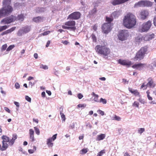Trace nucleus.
Returning a JSON list of instances; mask_svg holds the SVG:
<instances>
[{
	"label": "nucleus",
	"mask_w": 156,
	"mask_h": 156,
	"mask_svg": "<svg viewBox=\"0 0 156 156\" xmlns=\"http://www.w3.org/2000/svg\"><path fill=\"white\" fill-rule=\"evenodd\" d=\"M105 153V150H102L98 153L97 156H102V155Z\"/></svg>",
	"instance_id": "nucleus-35"
},
{
	"label": "nucleus",
	"mask_w": 156,
	"mask_h": 156,
	"mask_svg": "<svg viewBox=\"0 0 156 156\" xmlns=\"http://www.w3.org/2000/svg\"><path fill=\"white\" fill-rule=\"evenodd\" d=\"M14 104L18 108L19 107L20 105L19 102L16 101H14Z\"/></svg>",
	"instance_id": "nucleus-62"
},
{
	"label": "nucleus",
	"mask_w": 156,
	"mask_h": 156,
	"mask_svg": "<svg viewBox=\"0 0 156 156\" xmlns=\"http://www.w3.org/2000/svg\"><path fill=\"white\" fill-rule=\"evenodd\" d=\"M111 3L113 5L122 4L121 0H112L111 2Z\"/></svg>",
	"instance_id": "nucleus-20"
},
{
	"label": "nucleus",
	"mask_w": 156,
	"mask_h": 156,
	"mask_svg": "<svg viewBox=\"0 0 156 156\" xmlns=\"http://www.w3.org/2000/svg\"><path fill=\"white\" fill-rule=\"evenodd\" d=\"M147 51L146 47H144L141 48L136 53L134 58V61H140L143 59L145 54H147Z\"/></svg>",
	"instance_id": "nucleus-3"
},
{
	"label": "nucleus",
	"mask_w": 156,
	"mask_h": 156,
	"mask_svg": "<svg viewBox=\"0 0 156 156\" xmlns=\"http://www.w3.org/2000/svg\"><path fill=\"white\" fill-rule=\"evenodd\" d=\"M25 99L26 100L29 102H31V98L29 97L28 96H25Z\"/></svg>",
	"instance_id": "nucleus-53"
},
{
	"label": "nucleus",
	"mask_w": 156,
	"mask_h": 156,
	"mask_svg": "<svg viewBox=\"0 0 156 156\" xmlns=\"http://www.w3.org/2000/svg\"><path fill=\"white\" fill-rule=\"evenodd\" d=\"M136 23L135 16L132 14L128 13L124 16L123 24L126 27L130 28L134 26Z\"/></svg>",
	"instance_id": "nucleus-1"
},
{
	"label": "nucleus",
	"mask_w": 156,
	"mask_h": 156,
	"mask_svg": "<svg viewBox=\"0 0 156 156\" xmlns=\"http://www.w3.org/2000/svg\"><path fill=\"white\" fill-rule=\"evenodd\" d=\"M86 106V105L85 104H79L77 106L79 108H81V107H85Z\"/></svg>",
	"instance_id": "nucleus-54"
},
{
	"label": "nucleus",
	"mask_w": 156,
	"mask_h": 156,
	"mask_svg": "<svg viewBox=\"0 0 156 156\" xmlns=\"http://www.w3.org/2000/svg\"><path fill=\"white\" fill-rule=\"evenodd\" d=\"M105 134H102L97 136L96 140L100 141L103 140L105 138Z\"/></svg>",
	"instance_id": "nucleus-22"
},
{
	"label": "nucleus",
	"mask_w": 156,
	"mask_h": 156,
	"mask_svg": "<svg viewBox=\"0 0 156 156\" xmlns=\"http://www.w3.org/2000/svg\"><path fill=\"white\" fill-rule=\"evenodd\" d=\"M14 142L15 141L12 140V139L11 140H9V145L12 146Z\"/></svg>",
	"instance_id": "nucleus-56"
},
{
	"label": "nucleus",
	"mask_w": 156,
	"mask_h": 156,
	"mask_svg": "<svg viewBox=\"0 0 156 156\" xmlns=\"http://www.w3.org/2000/svg\"><path fill=\"white\" fill-rule=\"evenodd\" d=\"M119 63L122 65L126 66H129L131 64L130 61H129L128 60H121L120 59L119 60Z\"/></svg>",
	"instance_id": "nucleus-14"
},
{
	"label": "nucleus",
	"mask_w": 156,
	"mask_h": 156,
	"mask_svg": "<svg viewBox=\"0 0 156 156\" xmlns=\"http://www.w3.org/2000/svg\"><path fill=\"white\" fill-rule=\"evenodd\" d=\"M112 119L113 120H116L119 121H120L121 120V118L118 116L115 115L114 117Z\"/></svg>",
	"instance_id": "nucleus-41"
},
{
	"label": "nucleus",
	"mask_w": 156,
	"mask_h": 156,
	"mask_svg": "<svg viewBox=\"0 0 156 156\" xmlns=\"http://www.w3.org/2000/svg\"><path fill=\"white\" fill-rule=\"evenodd\" d=\"M97 112L101 114L102 115H103L104 114V112L100 110H98Z\"/></svg>",
	"instance_id": "nucleus-57"
},
{
	"label": "nucleus",
	"mask_w": 156,
	"mask_h": 156,
	"mask_svg": "<svg viewBox=\"0 0 156 156\" xmlns=\"http://www.w3.org/2000/svg\"><path fill=\"white\" fill-rule=\"evenodd\" d=\"M24 31V33H27L29 32L31 29V27L30 26H26L23 27Z\"/></svg>",
	"instance_id": "nucleus-25"
},
{
	"label": "nucleus",
	"mask_w": 156,
	"mask_h": 156,
	"mask_svg": "<svg viewBox=\"0 0 156 156\" xmlns=\"http://www.w3.org/2000/svg\"><path fill=\"white\" fill-rule=\"evenodd\" d=\"M146 93L147 94V97L148 100H149L152 101L153 99V98H152L150 95V92H149V91H147L146 92Z\"/></svg>",
	"instance_id": "nucleus-34"
},
{
	"label": "nucleus",
	"mask_w": 156,
	"mask_h": 156,
	"mask_svg": "<svg viewBox=\"0 0 156 156\" xmlns=\"http://www.w3.org/2000/svg\"><path fill=\"white\" fill-rule=\"evenodd\" d=\"M43 18L40 16H38L34 18L33 19V21L36 23L41 22L43 21Z\"/></svg>",
	"instance_id": "nucleus-21"
},
{
	"label": "nucleus",
	"mask_w": 156,
	"mask_h": 156,
	"mask_svg": "<svg viewBox=\"0 0 156 156\" xmlns=\"http://www.w3.org/2000/svg\"><path fill=\"white\" fill-rule=\"evenodd\" d=\"M88 150L87 148L83 149L80 151V154H85L87 152Z\"/></svg>",
	"instance_id": "nucleus-30"
},
{
	"label": "nucleus",
	"mask_w": 156,
	"mask_h": 156,
	"mask_svg": "<svg viewBox=\"0 0 156 156\" xmlns=\"http://www.w3.org/2000/svg\"><path fill=\"white\" fill-rule=\"evenodd\" d=\"M144 66V64L139 63L135 64L132 66V67L134 69H136L140 70L143 69Z\"/></svg>",
	"instance_id": "nucleus-16"
},
{
	"label": "nucleus",
	"mask_w": 156,
	"mask_h": 156,
	"mask_svg": "<svg viewBox=\"0 0 156 156\" xmlns=\"http://www.w3.org/2000/svg\"><path fill=\"white\" fill-rule=\"evenodd\" d=\"M15 87L16 89L19 88L20 87L19 84L18 83L16 82L15 84Z\"/></svg>",
	"instance_id": "nucleus-55"
},
{
	"label": "nucleus",
	"mask_w": 156,
	"mask_h": 156,
	"mask_svg": "<svg viewBox=\"0 0 156 156\" xmlns=\"http://www.w3.org/2000/svg\"><path fill=\"white\" fill-rule=\"evenodd\" d=\"M8 26L5 25L2 26H0V32L8 28Z\"/></svg>",
	"instance_id": "nucleus-33"
},
{
	"label": "nucleus",
	"mask_w": 156,
	"mask_h": 156,
	"mask_svg": "<svg viewBox=\"0 0 156 156\" xmlns=\"http://www.w3.org/2000/svg\"><path fill=\"white\" fill-rule=\"evenodd\" d=\"M11 0H3L2 2V6L8 9L9 7L10 9L13 11V7L10 5Z\"/></svg>",
	"instance_id": "nucleus-12"
},
{
	"label": "nucleus",
	"mask_w": 156,
	"mask_h": 156,
	"mask_svg": "<svg viewBox=\"0 0 156 156\" xmlns=\"http://www.w3.org/2000/svg\"><path fill=\"white\" fill-rule=\"evenodd\" d=\"M139 104L138 102L136 101H134L133 104V105L134 106H135L136 107L138 108Z\"/></svg>",
	"instance_id": "nucleus-46"
},
{
	"label": "nucleus",
	"mask_w": 156,
	"mask_h": 156,
	"mask_svg": "<svg viewBox=\"0 0 156 156\" xmlns=\"http://www.w3.org/2000/svg\"><path fill=\"white\" fill-rule=\"evenodd\" d=\"M91 37L93 42H95L96 41V38L95 35L94 34H92L91 35Z\"/></svg>",
	"instance_id": "nucleus-45"
},
{
	"label": "nucleus",
	"mask_w": 156,
	"mask_h": 156,
	"mask_svg": "<svg viewBox=\"0 0 156 156\" xmlns=\"http://www.w3.org/2000/svg\"><path fill=\"white\" fill-rule=\"evenodd\" d=\"M121 11L120 10L115 11L112 12L111 14V17L112 19L113 20V18H116L121 14Z\"/></svg>",
	"instance_id": "nucleus-13"
},
{
	"label": "nucleus",
	"mask_w": 156,
	"mask_h": 156,
	"mask_svg": "<svg viewBox=\"0 0 156 156\" xmlns=\"http://www.w3.org/2000/svg\"><path fill=\"white\" fill-rule=\"evenodd\" d=\"M65 25L68 26L73 27H67L65 26H62V28L65 29H70L72 30H74L76 29L75 27L74 26L75 25V22L74 21H69L65 23Z\"/></svg>",
	"instance_id": "nucleus-8"
},
{
	"label": "nucleus",
	"mask_w": 156,
	"mask_h": 156,
	"mask_svg": "<svg viewBox=\"0 0 156 156\" xmlns=\"http://www.w3.org/2000/svg\"><path fill=\"white\" fill-rule=\"evenodd\" d=\"M98 26L97 25H94L93 27V29L95 31H96L97 29Z\"/></svg>",
	"instance_id": "nucleus-63"
},
{
	"label": "nucleus",
	"mask_w": 156,
	"mask_h": 156,
	"mask_svg": "<svg viewBox=\"0 0 156 156\" xmlns=\"http://www.w3.org/2000/svg\"><path fill=\"white\" fill-rule=\"evenodd\" d=\"M13 11L9 7L6 8L3 6L0 9V18L5 17L10 15Z\"/></svg>",
	"instance_id": "nucleus-6"
},
{
	"label": "nucleus",
	"mask_w": 156,
	"mask_h": 156,
	"mask_svg": "<svg viewBox=\"0 0 156 156\" xmlns=\"http://www.w3.org/2000/svg\"><path fill=\"white\" fill-rule=\"evenodd\" d=\"M15 47L14 45H10L7 49L6 51H9Z\"/></svg>",
	"instance_id": "nucleus-40"
},
{
	"label": "nucleus",
	"mask_w": 156,
	"mask_h": 156,
	"mask_svg": "<svg viewBox=\"0 0 156 156\" xmlns=\"http://www.w3.org/2000/svg\"><path fill=\"white\" fill-rule=\"evenodd\" d=\"M153 23L154 25L156 26V16L154 18L153 20Z\"/></svg>",
	"instance_id": "nucleus-64"
},
{
	"label": "nucleus",
	"mask_w": 156,
	"mask_h": 156,
	"mask_svg": "<svg viewBox=\"0 0 156 156\" xmlns=\"http://www.w3.org/2000/svg\"><path fill=\"white\" fill-rule=\"evenodd\" d=\"M36 150V147L35 146H34L33 149H29L28 151L30 154H32L34 153V151Z\"/></svg>",
	"instance_id": "nucleus-29"
},
{
	"label": "nucleus",
	"mask_w": 156,
	"mask_h": 156,
	"mask_svg": "<svg viewBox=\"0 0 156 156\" xmlns=\"http://www.w3.org/2000/svg\"><path fill=\"white\" fill-rule=\"evenodd\" d=\"M147 84H145V83H144L141 86V88H144L143 89H146L147 87Z\"/></svg>",
	"instance_id": "nucleus-50"
},
{
	"label": "nucleus",
	"mask_w": 156,
	"mask_h": 156,
	"mask_svg": "<svg viewBox=\"0 0 156 156\" xmlns=\"http://www.w3.org/2000/svg\"><path fill=\"white\" fill-rule=\"evenodd\" d=\"M7 143V142H2V149H1V151H5L8 148V145Z\"/></svg>",
	"instance_id": "nucleus-23"
},
{
	"label": "nucleus",
	"mask_w": 156,
	"mask_h": 156,
	"mask_svg": "<svg viewBox=\"0 0 156 156\" xmlns=\"http://www.w3.org/2000/svg\"><path fill=\"white\" fill-rule=\"evenodd\" d=\"M151 22L149 21L144 23L139 29V31L141 32H147L150 28L151 26Z\"/></svg>",
	"instance_id": "nucleus-5"
},
{
	"label": "nucleus",
	"mask_w": 156,
	"mask_h": 156,
	"mask_svg": "<svg viewBox=\"0 0 156 156\" xmlns=\"http://www.w3.org/2000/svg\"><path fill=\"white\" fill-rule=\"evenodd\" d=\"M63 107L62 106L60 108L59 110L60 111V114H61V113H63Z\"/></svg>",
	"instance_id": "nucleus-61"
},
{
	"label": "nucleus",
	"mask_w": 156,
	"mask_h": 156,
	"mask_svg": "<svg viewBox=\"0 0 156 156\" xmlns=\"http://www.w3.org/2000/svg\"><path fill=\"white\" fill-rule=\"evenodd\" d=\"M148 82L147 84V87H155V84L154 83L153 81L151 79H148Z\"/></svg>",
	"instance_id": "nucleus-19"
},
{
	"label": "nucleus",
	"mask_w": 156,
	"mask_h": 156,
	"mask_svg": "<svg viewBox=\"0 0 156 156\" xmlns=\"http://www.w3.org/2000/svg\"><path fill=\"white\" fill-rule=\"evenodd\" d=\"M140 15L141 18L142 20H144L148 16V12L147 10H143L141 12Z\"/></svg>",
	"instance_id": "nucleus-15"
},
{
	"label": "nucleus",
	"mask_w": 156,
	"mask_h": 156,
	"mask_svg": "<svg viewBox=\"0 0 156 156\" xmlns=\"http://www.w3.org/2000/svg\"><path fill=\"white\" fill-rule=\"evenodd\" d=\"M29 134L30 136L34 135V131L32 129H30L29 130Z\"/></svg>",
	"instance_id": "nucleus-44"
},
{
	"label": "nucleus",
	"mask_w": 156,
	"mask_h": 156,
	"mask_svg": "<svg viewBox=\"0 0 156 156\" xmlns=\"http://www.w3.org/2000/svg\"><path fill=\"white\" fill-rule=\"evenodd\" d=\"M50 33V31H47L42 33L41 34L43 36L47 35Z\"/></svg>",
	"instance_id": "nucleus-52"
},
{
	"label": "nucleus",
	"mask_w": 156,
	"mask_h": 156,
	"mask_svg": "<svg viewBox=\"0 0 156 156\" xmlns=\"http://www.w3.org/2000/svg\"><path fill=\"white\" fill-rule=\"evenodd\" d=\"M7 47V45L5 44L2 45V50L3 51L5 50Z\"/></svg>",
	"instance_id": "nucleus-51"
},
{
	"label": "nucleus",
	"mask_w": 156,
	"mask_h": 156,
	"mask_svg": "<svg viewBox=\"0 0 156 156\" xmlns=\"http://www.w3.org/2000/svg\"><path fill=\"white\" fill-rule=\"evenodd\" d=\"M80 13L79 12H75L69 15L68 19L69 18L71 19L77 20L80 18Z\"/></svg>",
	"instance_id": "nucleus-11"
},
{
	"label": "nucleus",
	"mask_w": 156,
	"mask_h": 156,
	"mask_svg": "<svg viewBox=\"0 0 156 156\" xmlns=\"http://www.w3.org/2000/svg\"><path fill=\"white\" fill-rule=\"evenodd\" d=\"M128 35V32L127 30H122L120 32L118 38L119 40L123 41L126 39Z\"/></svg>",
	"instance_id": "nucleus-9"
},
{
	"label": "nucleus",
	"mask_w": 156,
	"mask_h": 156,
	"mask_svg": "<svg viewBox=\"0 0 156 156\" xmlns=\"http://www.w3.org/2000/svg\"><path fill=\"white\" fill-rule=\"evenodd\" d=\"M25 33H24V31L23 30V28H22L21 29H20L18 32V35L19 36H21L23 34Z\"/></svg>",
	"instance_id": "nucleus-28"
},
{
	"label": "nucleus",
	"mask_w": 156,
	"mask_h": 156,
	"mask_svg": "<svg viewBox=\"0 0 156 156\" xmlns=\"http://www.w3.org/2000/svg\"><path fill=\"white\" fill-rule=\"evenodd\" d=\"M152 5V3L149 1H141L136 3L134 5L135 7H151Z\"/></svg>",
	"instance_id": "nucleus-7"
},
{
	"label": "nucleus",
	"mask_w": 156,
	"mask_h": 156,
	"mask_svg": "<svg viewBox=\"0 0 156 156\" xmlns=\"http://www.w3.org/2000/svg\"><path fill=\"white\" fill-rule=\"evenodd\" d=\"M2 139L3 140L2 142H8L9 141V138L6 136H3L2 137Z\"/></svg>",
	"instance_id": "nucleus-24"
},
{
	"label": "nucleus",
	"mask_w": 156,
	"mask_h": 156,
	"mask_svg": "<svg viewBox=\"0 0 156 156\" xmlns=\"http://www.w3.org/2000/svg\"><path fill=\"white\" fill-rule=\"evenodd\" d=\"M77 97L79 99H81L83 97V96L81 93H80L78 94Z\"/></svg>",
	"instance_id": "nucleus-59"
},
{
	"label": "nucleus",
	"mask_w": 156,
	"mask_h": 156,
	"mask_svg": "<svg viewBox=\"0 0 156 156\" xmlns=\"http://www.w3.org/2000/svg\"><path fill=\"white\" fill-rule=\"evenodd\" d=\"M16 28V27H13L7 30V33H8V34L11 33L12 31H13Z\"/></svg>",
	"instance_id": "nucleus-39"
},
{
	"label": "nucleus",
	"mask_w": 156,
	"mask_h": 156,
	"mask_svg": "<svg viewBox=\"0 0 156 156\" xmlns=\"http://www.w3.org/2000/svg\"><path fill=\"white\" fill-rule=\"evenodd\" d=\"M34 129L35 133H36V134L38 135H39L40 132L39 129L36 127H34Z\"/></svg>",
	"instance_id": "nucleus-36"
},
{
	"label": "nucleus",
	"mask_w": 156,
	"mask_h": 156,
	"mask_svg": "<svg viewBox=\"0 0 156 156\" xmlns=\"http://www.w3.org/2000/svg\"><path fill=\"white\" fill-rule=\"evenodd\" d=\"M95 49L98 54L102 55L104 57L108 56L110 52V49L104 45H97Z\"/></svg>",
	"instance_id": "nucleus-2"
},
{
	"label": "nucleus",
	"mask_w": 156,
	"mask_h": 156,
	"mask_svg": "<svg viewBox=\"0 0 156 156\" xmlns=\"http://www.w3.org/2000/svg\"><path fill=\"white\" fill-rule=\"evenodd\" d=\"M143 38V37L141 35H139L136 37L135 40L137 42H140L142 41Z\"/></svg>",
	"instance_id": "nucleus-27"
},
{
	"label": "nucleus",
	"mask_w": 156,
	"mask_h": 156,
	"mask_svg": "<svg viewBox=\"0 0 156 156\" xmlns=\"http://www.w3.org/2000/svg\"><path fill=\"white\" fill-rule=\"evenodd\" d=\"M51 139H48L46 140V144L48 148H52L54 145L53 143L52 142Z\"/></svg>",
	"instance_id": "nucleus-18"
},
{
	"label": "nucleus",
	"mask_w": 156,
	"mask_h": 156,
	"mask_svg": "<svg viewBox=\"0 0 156 156\" xmlns=\"http://www.w3.org/2000/svg\"><path fill=\"white\" fill-rule=\"evenodd\" d=\"M100 102H102L103 104H106L107 103V101L105 99L101 98L100 100Z\"/></svg>",
	"instance_id": "nucleus-43"
},
{
	"label": "nucleus",
	"mask_w": 156,
	"mask_h": 156,
	"mask_svg": "<svg viewBox=\"0 0 156 156\" xmlns=\"http://www.w3.org/2000/svg\"><path fill=\"white\" fill-rule=\"evenodd\" d=\"M106 21L107 23L104 24L102 27V32L105 34H108L111 30V22L113 20V19L110 18L106 17Z\"/></svg>",
	"instance_id": "nucleus-4"
},
{
	"label": "nucleus",
	"mask_w": 156,
	"mask_h": 156,
	"mask_svg": "<svg viewBox=\"0 0 156 156\" xmlns=\"http://www.w3.org/2000/svg\"><path fill=\"white\" fill-rule=\"evenodd\" d=\"M60 114L61 115L62 122H65L66 119V118L65 115L63 113H61V114Z\"/></svg>",
	"instance_id": "nucleus-31"
},
{
	"label": "nucleus",
	"mask_w": 156,
	"mask_h": 156,
	"mask_svg": "<svg viewBox=\"0 0 156 156\" xmlns=\"http://www.w3.org/2000/svg\"><path fill=\"white\" fill-rule=\"evenodd\" d=\"M145 130L144 128H140L138 129V133L140 134L142 133Z\"/></svg>",
	"instance_id": "nucleus-42"
},
{
	"label": "nucleus",
	"mask_w": 156,
	"mask_h": 156,
	"mask_svg": "<svg viewBox=\"0 0 156 156\" xmlns=\"http://www.w3.org/2000/svg\"><path fill=\"white\" fill-rule=\"evenodd\" d=\"M22 3H20L18 2H16V3H15L14 5V7L16 8H19L20 6H21L22 5Z\"/></svg>",
	"instance_id": "nucleus-32"
},
{
	"label": "nucleus",
	"mask_w": 156,
	"mask_h": 156,
	"mask_svg": "<svg viewBox=\"0 0 156 156\" xmlns=\"http://www.w3.org/2000/svg\"><path fill=\"white\" fill-rule=\"evenodd\" d=\"M12 136V139L15 141L17 139V136L16 134H13Z\"/></svg>",
	"instance_id": "nucleus-60"
},
{
	"label": "nucleus",
	"mask_w": 156,
	"mask_h": 156,
	"mask_svg": "<svg viewBox=\"0 0 156 156\" xmlns=\"http://www.w3.org/2000/svg\"><path fill=\"white\" fill-rule=\"evenodd\" d=\"M138 101L140 102L141 103L144 104L145 103V101L144 99H142L141 98H140L138 99Z\"/></svg>",
	"instance_id": "nucleus-47"
},
{
	"label": "nucleus",
	"mask_w": 156,
	"mask_h": 156,
	"mask_svg": "<svg viewBox=\"0 0 156 156\" xmlns=\"http://www.w3.org/2000/svg\"><path fill=\"white\" fill-rule=\"evenodd\" d=\"M40 68L41 69H48V66L46 65H44L43 64H41L40 66Z\"/></svg>",
	"instance_id": "nucleus-38"
},
{
	"label": "nucleus",
	"mask_w": 156,
	"mask_h": 156,
	"mask_svg": "<svg viewBox=\"0 0 156 156\" xmlns=\"http://www.w3.org/2000/svg\"><path fill=\"white\" fill-rule=\"evenodd\" d=\"M16 19V17L13 16H11L3 19L1 21V23H3L4 24H8L15 21Z\"/></svg>",
	"instance_id": "nucleus-10"
},
{
	"label": "nucleus",
	"mask_w": 156,
	"mask_h": 156,
	"mask_svg": "<svg viewBox=\"0 0 156 156\" xmlns=\"http://www.w3.org/2000/svg\"><path fill=\"white\" fill-rule=\"evenodd\" d=\"M30 140L32 142L34 141L35 139L34 137V135L30 136Z\"/></svg>",
	"instance_id": "nucleus-48"
},
{
	"label": "nucleus",
	"mask_w": 156,
	"mask_h": 156,
	"mask_svg": "<svg viewBox=\"0 0 156 156\" xmlns=\"http://www.w3.org/2000/svg\"><path fill=\"white\" fill-rule=\"evenodd\" d=\"M61 42L63 43L65 45H66L68 44L69 43L67 41H62Z\"/></svg>",
	"instance_id": "nucleus-58"
},
{
	"label": "nucleus",
	"mask_w": 156,
	"mask_h": 156,
	"mask_svg": "<svg viewBox=\"0 0 156 156\" xmlns=\"http://www.w3.org/2000/svg\"><path fill=\"white\" fill-rule=\"evenodd\" d=\"M24 14H21L18 16V17L16 19L17 20L22 21L24 20Z\"/></svg>",
	"instance_id": "nucleus-26"
},
{
	"label": "nucleus",
	"mask_w": 156,
	"mask_h": 156,
	"mask_svg": "<svg viewBox=\"0 0 156 156\" xmlns=\"http://www.w3.org/2000/svg\"><path fill=\"white\" fill-rule=\"evenodd\" d=\"M57 134H56L54 135L51 137H50L48 139H51V140L53 141H54L56 138Z\"/></svg>",
	"instance_id": "nucleus-37"
},
{
	"label": "nucleus",
	"mask_w": 156,
	"mask_h": 156,
	"mask_svg": "<svg viewBox=\"0 0 156 156\" xmlns=\"http://www.w3.org/2000/svg\"><path fill=\"white\" fill-rule=\"evenodd\" d=\"M154 34H147L144 36L143 39L145 41H149L154 38Z\"/></svg>",
	"instance_id": "nucleus-17"
},
{
	"label": "nucleus",
	"mask_w": 156,
	"mask_h": 156,
	"mask_svg": "<svg viewBox=\"0 0 156 156\" xmlns=\"http://www.w3.org/2000/svg\"><path fill=\"white\" fill-rule=\"evenodd\" d=\"M134 95L136 96H138L139 95V93L138 92L137 90H133V93Z\"/></svg>",
	"instance_id": "nucleus-49"
}]
</instances>
